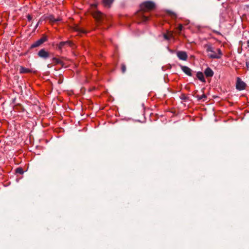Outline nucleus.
Wrapping results in <instances>:
<instances>
[{
	"mask_svg": "<svg viewBox=\"0 0 249 249\" xmlns=\"http://www.w3.org/2000/svg\"><path fill=\"white\" fill-rule=\"evenodd\" d=\"M126 66L124 64H121V71L123 73H124L126 71Z\"/></svg>",
	"mask_w": 249,
	"mask_h": 249,
	"instance_id": "nucleus-20",
	"label": "nucleus"
},
{
	"mask_svg": "<svg viewBox=\"0 0 249 249\" xmlns=\"http://www.w3.org/2000/svg\"><path fill=\"white\" fill-rule=\"evenodd\" d=\"M182 28H183V26L182 25V24H179L178 27H177V29L180 32L182 30Z\"/></svg>",
	"mask_w": 249,
	"mask_h": 249,
	"instance_id": "nucleus-22",
	"label": "nucleus"
},
{
	"mask_svg": "<svg viewBox=\"0 0 249 249\" xmlns=\"http://www.w3.org/2000/svg\"><path fill=\"white\" fill-rule=\"evenodd\" d=\"M177 55L180 60L183 61H186L188 58L187 53L184 51H178Z\"/></svg>",
	"mask_w": 249,
	"mask_h": 249,
	"instance_id": "nucleus-6",
	"label": "nucleus"
},
{
	"mask_svg": "<svg viewBox=\"0 0 249 249\" xmlns=\"http://www.w3.org/2000/svg\"><path fill=\"white\" fill-rule=\"evenodd\" d=\"M38 23H39V22H38V23L36 24V28H37V26H38Z\"/></svg>",
	"mask_w": 249,
	"mask_h": 249,
	"instance_id": "nucleus-28",
	"label": "nucleus"
},
{
	"mask_svg": "<svg viewBox=\"0 0 249 249\" xmlns=\"http://www.w3.org/2000/svg\"><path fill=\"white\" fill-rule=\"evenodd\" d=\"M27 19H28V21H30L32 19V17L31 15H28L27 16Z\"/></svg>",
	"mask_w": 249,
	"mask_h": 249,
	"instance_id": "nucleus-23",
	"label": "nucleus"
},
{
	"mask_svg": "<svg viewBox=\"0 0 249 249\" xmlns=\"http://www.w3.org/2000/svg\"><path fill=\"white\" fill-rule=\"evenodd\" d=\"M205 47L207 53H211L208 55L210 58L219 59L221 57L223 54L220 49H217L216 52H215L214 48L211 44H206Z\"/></svg>",
	"mask_w": 249,
	"mask_h": 249,
	"instance_id": "nucleus-1",
	"label": "nucleus"
},
{
	"mask_svg": "<svg viewBox=\"0 0 249 249\" xmlns=\"http://www.w3.org/2000/svg\"><path fill=\"white\" fill-rule=\"evenodd\" d=\"M50 22L53 23L57 21H60L62 20V18H55L53 15H49L47 18Z\"/></svg>",
	"mask_w": 249,
	"mask_h": 249,
	"instance_id": "nucleus-10",
	"label": "nucleus"
},
{
	"mask_svg": "<svg viewBox=\"0 0 249 249\" xmlns=\"http://www.w3.org/2000/svg\"><path fill=\"white\" fill-rule=\"evenodd\" d=\"M204 73L207 77H212L213 75V72L210 68H207L204 71Z\"/></svg>",
	"mask_w": 249,
	"mask_h": 249,
	"instance_id": "nucleus-11",
	"label": "nucleus"
},
{
	"mask_svg": "<svg viewBox=\"0 0 249 249\" xmlns=\"http://www.w3.org/2000/svg\"><path fill=\"white\" fill-rule=\"evenodd\" d=\"M72 43L71 41L68 40L66 41H62L58 45V48L59 50H61L65 46H71Z\"/></svg>",
	"mask_w": 249,
	"mask_h": 249,
	"instance_id": "nucleus-9",
	"label": "nucleus"
},
{
	"mask_svg": "<svg viewBox=\"0 0 249 249\" xmlns=\"http://www.w3.org/2000/svg\"><path fill=\"white\" fill-rule=\"evenodd\" d=\"M52 62L54 64H61L62 63V62L60 59L56 57H53L52 59Z\"/></svg>",
	"mask_w": 249,
	"mask_h": 249,
	"instance_id": "nucleus-18",
	"label": "nucleus"
},
{
	"mask_svg": "<svg viewBox=\"0 0 249 249\" xmlns=\"http://www.w3.org/2000/svg\"><path fill=\"white\" fill-rule=\"evenodd\" d=\"M113 1L114 0H103V2L105 6L109 7Z\"/></svg>",
	"mask_w": 249,
	"mask_h": 249,
	"instance_id": "nucleus-15",
	"label": "nucleus"
},
{
	"mask_svg": "<svg viewBox=\"0 0 249 249\" xmlns=\"http://www.w3.org/2000/svg\"><path fill=\"white\" fill-rule=\"evenodd\" d=\"M180 68L181 70L187 75L191 76L192 74V70L187 66H180Z\"/></svg>",
	"mask_w": 249,
	"mask_h": 249,
	"instance_id": "nucleus-7",
	"label": "nucleus"
},
{
	"mask_svg": "<svg viewBox=\"0 0 249 249\" xmlns=\"http://www.w3.org/2000/svg\"><path fill=\"white\" fill-rule=\"evenodd\" d=\"M74 31L77 32L78 34L86 33V32L85 30H84V29H82V28H80L79 27H78V26L75 27L74 28Z\"/></svg>",
	"mask_w": 249,
	"mask_h": 249,
	"instance_id": "nucleus-16",
	"label": "nucleus"
},
{
	"mask_svg": "<svg viewBox=\"0 0 249 249\" xmlns=\"http://www.w3.org/2000/svg\"><path fill=\"white\" fill-rule=\"evenodd\" d=\"M155 7V3L151 1L143 2L140 5L141 11L142 12L149 11L154 9Z\"/></svg>",
	"mask_w": 249,
	"mask_h": 249,
	"instance_id": "nucleus-2",
	"label": "nucleus"
},
{
	"mask_svg": "<svg viewBox=\"0 0 249 249\" xmlns=\"http://www.w3.org/2000/svg\"><path fill=\"white\" fill-rule=\"evenodd\" d=\"M92 6L94 7H96L97 5L96 4H93L92 5Z\"/></svg>",
	"mask_w": 249,
	"mask_h": 249,
	"instance_id": "nucleus-27",
	"label": "nucleus"
},
{
	"mask_svg": "<svg viewBox=\"0 0 249 249\" xmlns=\"http://www.w3.org/2000/svg\"><path fill=\"white\" fill-rule=\"evenodd\" d=\"M197 78L201 81L205 82V79L204 78V74L202 72L199 71L196 73Z\"/></svg>",
	"mask_w": 249,
	"mask_h": 249,
	"instance_id": "nucleus-14",
	"label": "nucleus"
},
{
	"mask_svg": "<svg viewBox=\"0 0 249 249\" xmlns=\"http://www.w3.org/2000/svg\"><path fill=\"white\" fill-rule=\"evenodd\" d=\"M141 20L142 22H145L148 20L149 18L147 16L143 15V13H140Z\"/></svg>",
	"mask_w": 249,
	"mask_h": 249,
	"instance_id": "nucleus-17",
	"label": "nucleus"
},
{
	"mask_svg": "<svg viewBox=\"0 0 249 249\" xmlns=\"http://www.w3.org/2000/svg\"><path fill=\"white\" fill-rule=\"evenodd\" d=\"M94 17L95 18L100 21L102 20L104 15L101 12L98 11L94 13Z\"/></svg>",
	"mask_w": 249,
	"mask_h": 249,
	"instance_id": "nucleus-12",
	"label": "nucleus"
},
{
	"mask_svg": "<svg viewBox=\"0 0 249 249\" xmlns=\"http://www.w3.org/2000/svg\"><path fill=\"white\" fill-rule=\"evenodd\" d=\"M47 40V36L44 35L41 38L37 40L31 46V48L37 47Z\"/></svg>",
	"mask_w": 249,
	"mask_h": 249,
	"instance_id": "nucleus-3",
	"label": "nucleus"
},
{
	"mask_svg": "<svg viewBox=\"0 0 249 249\" xmlns=\"http://www.w3.org/2000/svg\"><path fill=\"white\" fill-rule=\"evenodd\" d=\"M246 66H247V67L248 68V70H249V63H246Z\"/></svg>",
	"mask_w": 249,
	"mask_h": 249,
	"instance_id": "nucleus-25",
	"label": "nucleus"
},
{
	"mask_svg": "<svg viewBox=\"0 0 249 249\" xmlns=\"http://www.w3.org/2000/svg\"><path fill=\"white\" fill-rule=\"evenodd\" d=\"M246 87V84L242 80L238 77L237 78L236 84V88L237 89L239 90H242L245 89Z\"/></svg>",
	"mask_w": 249,
	"mask_h": 249,
	"instance_id": "nucleus-4",
	"label": "nucleus"
},
{
	"mask_svg": "<svg viewBox=\"0 0 249 249\" xmlns=\"http://www.w3.org/2000/svg\"><path fill=\"white\" fill-rule=\"evenodd\" d=\"M16 172L17 173H20V174H22L23 173V170L21 168H17L16 169Z\"/></svg>",
	"mask_w": 249,
	"mask_h": 249,
	"instance_id": "nucleus-21",
	"label": "nucleus"
},
{
	"mask_svg": "<svg viewBox=\"0 0 249 249\" xmlns=\"http://www.w3.org/2000/svg\"><path fill=\"white\" fill-rule=\"evenodd\" d=\"M37 55L38 57L45 59L48 58L49 57V53L44 49H42L39 50L38 52Z\"/></svg>",
	"mask_w": 249,
	"mask_h": 249,
	"instance_id": "nucleus-5",
	"label": "nucleus"
},
{
	"mask_svg": "<svg viewBox=\"0 0 249 249\" xmlns=\"http://www.w3.org/2000/svg\"><path fill=\"white\" fill-rule=\"evenodd\" d=\"M247 46L249 48V40L247 41Z\"/></svg>",
	"mask_w": 249,
	"mask_h": 249,
	"instance_id": "nucleus-26",
	"label": "nucleus"
},
{
	"mask_svg": "<svg viewBox=\"0 0 249 249\" xmlns=\"http://www.w3.org/2000/svg\"><path fill=\"white\" fill-rule=\"evenodd\" d=\"M19 73H32V72H35V71H33L32 69L26 68L23 66H20L19 67Z\"/></svg>",
	"mask_w": 249,
	"mask_h": 249,
	"instance_id": "nucleus-8",
	"label": "nucleus"
},
{
	"mask_svg": "<svg viewBox=\"0 0 249 249\" xmlns=\"http://www.w3.org/2000/svg\"><path fill=\"white\" fill-rule=\"evenodd\" d=\"M163 36L165 39L169 40L171 38L173 37V32L171 31H168L167 34H164L163 35Z\"/></svg>",
	"mask_w": 249,
	"mask_h": 249,
	"instance_id": "nucleus-13",
	"label": "nucleus"
},
{
	"mask_svg": "<svg viewBox=\"0 0 249 249\" xmlns=\"http://www.w3.org/2000/svg\"><path fill=\"white\" fill-rule=\"evenodd\" d=\"M214 32L217 35H221V33L218 31H214Z\"/></svg>",
	"mask_w": 249,
	"mask_h": 249,
	"instance_id": "nucleus-24",
	"label": "nucleus"
},
{
	"mask_svg": "<svg viewBox=\"0 0 249 249\" xmlns=\"http://www.w3.org/2000/svg\"><path fill=\"white\" fill-rule=\"evenodd\" d=\"M197 97L198 100H204V99L207 98L206 95L204 94H202L201 96L197 95Z\"/></svg>",
	"mask_w": 249,
	"mask_h": 249,
	"instance_id": "nucleus-19",
	"label": "nucleus"
}]
</instances>
